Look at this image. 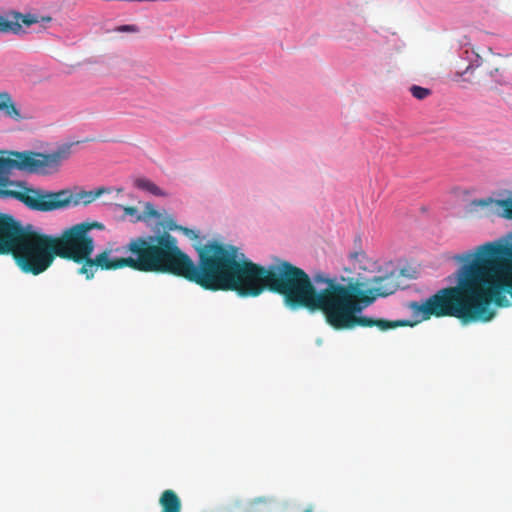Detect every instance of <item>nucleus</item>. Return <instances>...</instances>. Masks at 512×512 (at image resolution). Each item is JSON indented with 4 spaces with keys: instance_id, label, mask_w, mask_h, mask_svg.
<instances>
[{
    "instance_id": "nucleus-20",
    "label": "nucleus",
    "mask_w": 512,
    "mask_h": 512,
    "mask_svg": "<svg viewBox=\"0 0 512 512\" xmlns=\"http://www.w3.org/2000/svg\"><path fill=\"white\" fill-rule=\"evenodd\" d=\"M118 30L124 31V32H136L138 29L135 25H123V26L119 27Z\"/></svg>"
},
{
    "instance_id": "nucleus-15",
    "label": "nucleus",
    "mask_w": 512,
    "mask_h": 512,
    "mask_svg": "<svg viewBox=\"0 0 512 512\" xmlns=\"http://www.w3.org/2000/svg\"><path fill=\"white\" fill-rule=\"evenodd\" d=\"M271 501L260 497L251 501L245 512H268Z\"/></svg>"
},
{
    "instance_id": "nucleus-23",
    "label": "nucleus",
    "mask_w": 512,
    "mask_h": 512,
    "mask_svg": "<svg viewBox=\"0 0 512 512\" xmlns=\"http://www.w3.org/2000/svg\"><path fill=\"white\" fill-rule=\"evenodd\" d=\"M463 80H467V81H469L470 83H474V82H475L473 79H469V78H464Z\"/></svg>"
},
{
    "instance_id": "nucleus-2",
    "label": "nucleus",
    "mask_w": 512,
    "mask_h": 512,
    "mask_svg": "<svg viewBox=\"0 0 512 512\" xmlns=\"http://www.w3.org/2000/svg\"><path fill=\"white\" fill-rule=\"evenodd\" d=\"M399 274L391 271L382 276H374L368 280L373 285L364 289L366 283L350 281L341 284L336 278H331L322 272L313 275L316 285H324L318 289L317 311L321 312L327 324L335 330H350L356 327H377L387 331L400 326H406L408 321H390L386 319H373L360 315L371 305L377 297H386L399 288Z\"/></svg>"
},
{
    "instance_id": "nucleus-22",
    "label": "nucleus",
    "mask_w": 512,
    "mask_h": 512,
    "mask_svg": "<svg viewBox=\"0 0 512 512\" xmlns=\"http://www.w3.org/2000/svg\"><path fill=\"white\" fill-rule=\"evenodd\" d=\"M41 20L42 21H46V22H50L52 20V18L50 16H46V17H42Z\"/></svg>"
},
{
    "instance_id": "nucleus-25",
    "label": "nucleus",
    "mask_w": 512,
    "mask_h": 512,
    "mask_svg": "<svg viewBox=\"0 0 512 512\" xmlns=\"http://www.w3.org/2000/svg\"><path fill=\"white\" fill-rule=\"evenodd\" d=\"M305 512H311L310 510H306Z\"/></svg>"
},
{
    "instance_id": "nucleus-18",
    "label": "nucleus",
    "mask_w": 512,
    "mask_h": 512,
    "mask_svg": "<svg viewBox=\"0 0 512 512\" xmlns=\"http://www.w3.org/2000/svg\"><path fill=\"white\" fill-rule=\"evenodd\" d=\"M179 231L183 232V234L185 236H187L188 238H190L192 240H198L199 239L198 232L193 230V229L181 226V227H179Z\"/></svg>"
},
{
    "instance_id": "nucleus-6",
    "label": "nucleus",
    "mask_w": 512,
    "mask_h": 512,
    "mask_svg": "<svg viewBox=\"0 0 512 512\" xmlns=\"http://www.w3.org/2000/svg\"><path fill=\"white\" fill-rule=\"evenodd\" d=\"M101 227L98 222H82L65 229L58 236L52 235L55 256L82 266L94 252V240L90 231Z\"/></svg>"
},
{
    "instance_id": "nucleus-14",
    "label": "nucleus",
    "mask_w": 512,
    "mask_h": 512,
    "mask_svg": "<svg viewBox=\"0 0 512 512\" xmlns=\"http://www.w3.org/2000/svg\"><path fill=\"white\" fill-rule=\"evenodd\" d=\"M104 192V188H99L95 191H82L77 194L76 199L74 201L72 200V202L74 205H77L80 202H82L83 204H89L96 200Z\"/></svg>"
},
{
    "instance_id": "nucleus-12",
    "label": "nucleus",
    "mask_w": 512,
    "mask_h": 512,
    "mask_svg": "<svg viewBox=\"0 0 512 512\" xmlns=\"http://www.w3.org/2000/svg\"><path fill=\"white\" fill-rule=\"evenodd\" d=\"M0 110H3L5 114L15 120L21 118L19 110L14 105L11 96L8 93H0Z\"/></svg>"
},
{
    "instance_id": "nucleus-19",
    "label": "nucleus",
    "mask_w": 512,
    "mask_h": 512,
    "mask_svg": "<svg viewBox=\"0 0 512 512\" xmlns=\"http://www.w3.org/2000/svg\"><path fill=\"white\" fill-rule=\"evenodd\" d=\"M164 227L170 231L179 230V225L176 224L173 218H167L164 222Z\"/></svg>"
},
{
    "instance_id": "nucleus-21",
    "label": "nucleus",
    "mask_w": 512,
    "mask_h": 512,
    "mask_svg": "<svg viewBox=\"0 0 512 512\" xmlns=\"http://www.w3.org/2000/svg\"><path fill=\"white\" fill-rule=\"evenodd\" d=\"M124 211L128 215H134L137 212V209L135 207L128 206L124 208Z\"/></svg>"
},
{
    "instance_id": "nucleus-1",
    "label": "nucleus",
    "mask_w": 512,
    "mask_h": 512,
    "mask_svg": "<svg viewBox=\"0 0 512 512\" xmlns=\"http://www.w3.org/2000/svg\"><path fill=\"white\" fill-rule=\"evenodd\" d=\"M194 248L197 263L179 249L176 276L205 290L235 291L241 297H256L268 290L281 295L292 311H317L313 277L290 262L264 267L246 259L238 247L218 241L198 242Z\"/></svg>"
},
{
    "instance_id": "nucleus-7",
    "label": "nucleus",
    "mask_w": 512,
    "mask_h": 512,
    "mask_svg": "<svg viewBox=\"0 0 512 512\" xmlns=\"http://www.w3.org/2000/svg\"><path fill=\"white\" fill-rule=\"evenodd\" d=\"M487 52L488 57H482L475 53L476 59L467 66L465 71L457 73L456 76L463 77L481 68V72L487 74L495 84L501 86L510 85L512 83V71L509 64L501 61L503 56L495 54L491 48H488Z\"/></svg>"
},
{
    "instance_id": "nucleus-17",
    "label": "nucleus",
    "mask_w": 512,
    "mask_h": 512,
    "mask_svg": "<svg viewBox=\"0 0 512 512\" xmlns=\"http://www.w3.org/2000/svg\"><path fill=\"white\" fill-rule=\"evenodd\" d=\"M144 214L148 217L155 219H159L161 216L160 213L154 208L153 204L151 203H146L144 208Z\"/></svg>"
},
{
    "instance_id": "nucleus-13",
    "label": "nucleus",
    "mask_w": 512,
    "mask_h": 512,
    "mask_svg": "<svg viewBox=\"0 0 512 512\" xmlns=\"http://www.w3.org/2000/svg\"><path fill=\"white\" fill-rule=\"evenodd\" d=\"M135 186L141 190L148 191L149 193L156 196L165 195L163 191L152 181L147 178H137L134 182Z\"/></svg>"
},
{
    "instance_id": "nucleus-8",
    "label": "nucleus",
    "mask_w": 512,
    "mask_h": 512,
    "mask_svg": "<svg viewBox=\"0 0 512 512\" xmlns=\"http://www.w3.org/2000/svg\"><path fill=\"white\" fill-rule=\"evenodd\" d=\"M26 230L12 215L0 212V255H9Z\"/></svg>"
},
{
    "instance_id": "nucleus-9",
    "label": "nucleus",
    "mask_w": 512,
    "mask_h": 512,
    "mask_svg": "<svg viewBox=\"0 0 512 512\" xmlns=\"http://www.w3.org/2000/svg\"><path fill=\"white\" fill-rule=\"evenodd\" d=\"M471 210L486 209L489 215L512 220V198L497 200L492 197L475 199L470 203Z\"/></svg>"
},
{
    "instance_id": "nucleus-3",
    "label": "nucleus",
    "mask_w": 512,
    "mask_h": 512,
    "mask_svg": "<svg viewBox=\"0 0 512 512\" xmlns=\"http://www.w3.org/2000/svg\"><path fill=\"white\" fill-rule=\"evenodd\" d=\"M71 145H65L51 154L36 152H11L0 154V198L16 199L29 209L50 212L66 208L72 203V192L62 189L57 192L28 187L25 182L11 180L9 174L17 169L30 173H50L70 156Z\"/></svg>"
},
{
    "instance_id": "nucleus-5",
    "label": "nucleus",
    "mask_w": 512,
    "mask_h": 512,
    "mask_svg": "<svg viewBox=\"0 0 512 512\" xmlns=\"http://www.w3.org/2000/svg\"><path fill=\"white\" fill-rule=\"evenodd\" d=\"M10 255L23 273L39 275L48 270L56 259L52 235L26 225V230Z\"/></svg>"
},
{
    "instance_id": "nucleus-11",
    "label": "nucleus",
    "mask_w": 512,
    "mask_h": 512,
    "mask_svg": "<svg viewBox=\"0 0 512 512\" xmlns=\"http://www.w3.org/2000/svg\"><path fill=\"white\" fill-rule=\"evenodd\" d=\"M161 512H181L182 502L174 490H164L159 498Z\"/></svg>"
},
{
    "instance_id": "nucleus-16",
    "label": "nucleus",
    "mask_w": 512,
    "mask_h": 512,
    "mask_svg": "<svg viewBox=\"0 0 512 512\" xmlns=\"http://www.w3.org/2000/svg\"><path fill=\"white\" fill-rule=\"evenodd\" d=\"M410 92L413 95V97H415L418 100H423L431 94V91L428 88H424L417 85L411 86Z\"/></svg>"
},
{
    "instance_id": "nucleus-10",
    "label": "nucleus",
    "mask_w": 512,
    "mask_h": 512,
    "mask_svg": "<svg viewBox=\"0 0 512 512\" xmlns=\"http://www.w3.org/2000/svg\"><path fill=\"white\" fill-rule=\"evenodd\" d=\"M40 20L34 14H21L19 12L12 11L6 17L0 14V33L12 32L17 34L21 31L22 24L30 26L38 23Z\"/></svg>"
},
{
    "instance_id": "nucleus-4",
    "label": "nucleus",
    "mask_w": 512,
    "mask_h": 512,
    "mask_svg": "<svg viewBox=\"0 0 512 512\" xmlns=\"http://www.w3.org/2000/svg\"><path fill=\"white\" fill-rule=\"evenodd\" d=\"M179 246L177 239L168 232L131 238L122 247L125 257H112V250L105 249L95 257L89 256L78 269L86 280L94 278L98 269L118 270L130 268L145 273L176 276Z\"/></svg>"
},
{
    "instance_id": "nucleus-24",
    "label": "nucleus",
    "mask_w": 512,
    "mask_h": 512,
    "mask_svg": "<svg viewBox=\"0 0 512 512\" xmlns=\"http://www.w3.org/2000/svg\"><path fill=\"white\" fill-rule=\"evenodd\" d=\"M351 256H352L353 258H357V257L359 256V254H358V253H353Z\"/></svg>"
}]
</instances>
